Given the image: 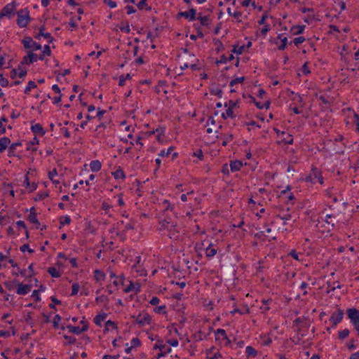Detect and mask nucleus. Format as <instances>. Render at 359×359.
<instances>
[{
	"label": "nucleus",
	"mask_w": 359,
	"mask_h": 359,
	"mask_svg": "<svg viewBox=\"0 0 359 359\" xmlns=\"http://www.w3.org/2000/svg\"><path fill=\"white\" fill-rule=\"evenodd\" d=\"M197 19L200 20L201 24L203 26L208 27L211 23V20L208 16H202L201 14H199Z\"/></svg>",
	"instance_id": "2f4dec72"
},
{
	"label": "nucleus",
	"mask_w": 359,
	"mask_h": 359,
	"mask_svg": "<svg viewBox=\"0 0 359 359\" xmlns=\"http://www.w3.org/2000/svg\"><path fill=\"white\" fill-rule=\"evenodd\" d=\"M64 338L66 340V342L65 343V346L74 344L76 342V339L74 337L64 335Z\"/></svg>",
	"instance_id": "09e8293b"
},
{
	"label": "nucleus",
	"mask_w": 359,
	"mask_h": 359,
	"mask_svg": "<svg viewBox=\"0 0 359 359\" xmlns=\"http://www.w3.org/2000/svg\"><path fill=\"white\" fill-rule=\"evenodd\" d=\"M233 140V135L232 134H226L223 137V141L222 144L223 146H226L228 143L231 142Z\"/></svg>",
	"instance_id": "a19ab883"
},
{
	"label": "nucleus",
	"mask_w": 359,
	"mask_h": 359,
	"mask_svg": "<svg viewBox=\"0 0 359 359\" xmlns=\"http://www.w3.org/2000/svg\"><path fill=\"white\" fill-rule=\"evenodd\" d=\"M36 88V84L35 83V82H34L32 81H29L28 82L27 86H26L24 92L25 94H29L30 90L32 88Z\"/></svg>",
	"instance_id": "a18cd8bd"
},
{
	"label": "nucleus",
	"mask_w": 359,
	"mask_h": 359,
	"mask_svg": "<svg viewBox=\"0 0 359 359\" xmlns=\"http://www.w3.org/2000/svg\"><path fill=\"white\" fill-rule=\"evenodd\" d=\"M27 72L23 70H20L19 72H18L17 70L13 69L11 72V76L13 78H15L16 76H18L20 78H23L25 76Z\"/></svg>",
	"instance_id": "ea45409f"
},
{
	"label": "nucleus",
	"mask_w": 359,
	"mask_h": 359,
	"mask_svg": "<svg viewBox=\"0 0 359 359\" xmlns=\"http://www.w3.org/2000/svg\"><path fill=\"white\" fill-rule=\"evenodd\" d=\"M346 313L359 336V311L355 308H351L347 309Z\"/></svg>",
	"instance_id": "20e7f679"
},
{
	"label": "nucleus",
	"mask_w": 359,
	"mask_h": 359,
	"mask_svg": "<svg viewBox=\"0 0 359 359\" xmlns=\"http://www.w3.org/2000/svg\"><path fill=\"white\" fill-rule=\"evenodd\" d=\"M38 60V55L33 53V51H29L27 55L24 56L22 62L27 65L33 63Z\"/></svg>",
	"instance_id": "2eb2a0df"
},
{
	"label": "nucleus",
	"mask_w": 359,
	"mask_h": 359,
	"mask_svg": "<svg viewBox=\"0 0 359 359\" xmlns=\"http://www.w3.org/2000/svg\"><path fill=\"white\" fill-rule=\"evenodd\" d=\"M233 110V109L228 107V109L226 110V113L222 114V117L225 119L228 117H230V118L235 117Z\"/></svg>",
	"instance_id": "6e6d98bb"
},
{
	"label": "nucleus",
	"mask_w": 359,
	"mask_h": 359,
	"mask_svg": "<svg viewBox=\"0 0 359 359\" xmlns=\"http://www.w3.org/2000/svg\"><path fill=\"white\" fill-rule=\"evenodd\" d=\"M121 224L123 226V231H130L135 229L137 221L135 218L121 220Z\"/></svg>",
	"instance_id": "9d476101"
},
{
	"label": "nucleus",
	"mask_w": 359,
	"mask_h": 359,
	"mask_svg": "<svg viewBox=\"0 0 359 359\" xmlns=\"http://www.w3.org/2000/svg\"><path fill=\"white\" fill-rule=\"evenodd\" d=\"M22 43L25 48L29 50V51L41 50L42 48L41 44L33 41V39L29 36L25 37L22 39Z\"/></svg>",
	"instance_id": "1a4fd4ad"
},
{
	"label": "nucleus",
	"mask_w": 359,
	"mask_h": 359,
	"mask_svg": "<svg viewBox=\"0 0 359 359\" xmlns=\"http://www.w3.org/2000/svg\"><path fill=\"white\" fill-rule=\"evenodd\" d=\"M222 357L221 353L215 347L211 348L207 352L208 359H218Z\"/></svg>",
	"instance_id": "412c9836"
},
{
	"label": "nucleus",
	"mask_w": 359,
	"mask_h": 359,
	"mask_svg": "<svg viewBox=\"0 0 359 359\" xmlns=\"http://www.w3.org/2000/svg\"><path fill=\"white\" fill-rule=\"evenodd\" d=\"M60 320H61L60 316L58 314L55 315L53 320V326L54 328H55V329L59 328V323H60Z\"/></svg>",
	"instance_id": "864d4df0"
},
{
	"label": "nucleus",
	"mask_w": 359,
	"mask_h": 359,
	"mask_svg": "<svg viewBox=\"0 0 359 359\" xmlns=\"http://www.w3.org/2000/svg\"><path fill=\"white\" fill-rule=\"evenodd\" d=\"M304 29V26H297L292 29L294 33L296 34H299L302 33Z\"/></svg>",
	"instance_id": "774afa93"
},
{
	"label": "nucleus",
	"mask_w": 359,
	"mask_h": 359,
	"mask_svg": "<svg viewBox=\"0 0 359 359\" xmlns=\"http://www.w3.org/2000/svg\"><path fill=\"white\" fill-rule=\"evenodd\" d=\"M107 316V314L105 313H101L97 314L94 318L95 324L97 326H101L102 322L106 319Z\"/></svg>",
	"instance_id": "393cba45"
},
{
	"label": "nucleus",
	"mask_w": 359,
	"mask_h": 359,
	"mask_svg": "<svg viewBox=\"0 0 359 359\" xmlns=\"http://www.w3.org/2000/svg\"><path fill=\"white\" fill-rule=\"evenodd\" d=\"M27 219L29 222L35 225L36 229H39L40 223L37 219L36 213L34 208L30 209V213L28 215Z\"/></svg>",
	"instance_id": "4468645a"
},
{
	"label": "nucleus",
	"mask_w": 359,
	"mask_h": 359,
	"mask_svg": "<svg viewBox=\"0 0 359 359\" xmlns=\"http://www.w3.org/2000/svg\"><path fill=\"white\" fill-rule=\"evenodd\" d=\"M158 230L163 234H166L170 239L177 240L180 237V226L166 219L159 222Z\"/></svg>",
	"instance_id": "f257e3e1"
},
{
	"label": "nucleus",
	"mask_w": 359,
	"mask_h": 359,
	"mask_svg": "<svg viewBox=\"0 0 359 359\" xmlns=\"http://www.w3.org/2000/svg\"><path fill=\"white\" fill-rule=\"evenodd\" d=\"M154 348L158 349L160 351H163V353H170L171 348L168 347L165 345L163 340L158 339L156 342L154 346Z\"/></svg>",
	"instance_id": "dca6fc26"
},
{
	"label": "nucleus",
	"mask_w": 359,
	"mask_h": 359,
	"mask_svg": "<svg viewBox=\"0 0 359 359\" xmlns=\"http://www.w3.org/2000/svg\"><path fill=\"white\" fill-rule=\"evenodd\" d=\"M245 352L248 357L255 358L257 355V351L251 346H248L245 348Z\"/></svg>",
	"instance_id": "c9c22d12"
},
{
	"label": "nucleus",
	"mask_w": 359,
	"mask_h": 359,
	"mask_svg": "<svg viewBox=\"0 0 359 359\" xmlns=\"http://www.w3.org/2000/svg\"><path fill=\"white\" fill-rule=\"evenodd\" d=\"M48 272L53 278H58L60 276V273L54 267L49 268Z\"/></svg>",
	"instance_id": "8fccbe9b"
},
{
	"label": "nucleus",
	"mask_w": 359,
	"mask_h": 359,
	"mask_svg": "<svg viewBox=\"0 0 359 359\" xmlns=\"http://www.w3.org/2000/svg\"><path fill=\"white\" fill-rule=\"evenodd\" d=\"M79 288H80V286L78 283H74L72 285L71 295L74 296V295L77 294V293L79 290Z\"/></svg>",
	"instance_id": "052dcab7"
},
{
	"label": "nucleus",
	"mask_w": 359,
	"mask_h": 359,
	"mask_svg": "<svg viewBox=\"0 0 359 359\" xmlns=\"http://www.w3.org/2000/svg\"><path fill=\"white\" fill-rule=\"evenodd\" d=\"M244 48H245L244 46H233V52L235 53H237L238 55H241L243 53Z\"/></svg>",
	"instance_id": "680f3d73"
},
{
	"label": "nucleus",
	"mask_w": 359,
	"mask_h": 359,
	"mask_svg": "<svg viewBox=\"0 0 359 359\" xmlns=\"http://www.w3.org/2000/svg\"><path fill=\"white\" fill-rule=\"evenodd\" d=\"M196 11L195 8H191L188 11L180 13V15L188 19L189 21H194L196 20Z\"/></svg>",
	"instance_id": "aec40b11"
},
{
	"label": "nucleus",
	"mask_w": 359,
	"mask_h": 359,
	"mask_svg": "<svg viewBox=\"0 0 359 359\" xmlns=\"http://www.w3.org/2000/svg\"><path fill=\"white\" fill-rule=\"evenodd\" d=\"M305 41V38L304 36H298L294 39L292 41V43L296 46H298L299 44L302 43Z\"/></svg>",
	"instance_id": "13d9d810"
},
{
	"label": "nucleus",
	"mask_w": 359,
	"mask_h": 359,
	"mask_svg": "<svg viewBox=\"0 0 359 359\" xmlns=\"http://www.w3.org/2000/svg\"><path fill=\"white\" fill-rule=\"evenodd\" d=\"M154 311L156 313L165 314L166 313V306L165 305H161V306H157L154 309Z\"/></svg>",
	"instance_id": "5fc2aeb1"
},
{
	"label": "nucleus",
	"mask_w": 359,
	"mask_h": 359,
	"mask_svg": "<svg viewBox=\"0 0 359 359\" xmlns=\"http://www.w3.org/2000/svg\"><path fill=\"white\" fill-rule=\"evenodd\" d=\"M135 323L140 327H144L151 324V316L146 312L140 313L137 316H133Z\"/></svg>",
	"instance_id": "423d86ee"
},
{
	"label": "nucleus",
	"mask_w": 359,
	"mask_h": 359,
	"mask_svg": "<svg viewBox=\"0 0 359 359\" xmlns=\"http://www.w3.org/2000/svg\"><path fill=\"white\" fill-rule=\"evenodd\" d=\"M112 208V206L109 205L108 203L104 201L102 203V209L105 211V214H109V211Z\"/></svg>",
	"instance_id": "bf43d9fd"
},
{
	"label": "nucleus",
	"mask_w": 359,
	"mask_h": 359,
	"mask_svg": "<svg viewBox=\"0 0 359 359\" xmlns=\"http://www.w3.org/2000/svg\"><path fill=\"white\" fill-rule=\"evenodd\" d=\"M31 290V285H24L22 283H18L17 294L20 295H25L29 293Z\"/></svg>",
	"instance_id": "a211bd4d"
},
{
	"label": "nucleus",
	"mask_w": 359,
	"mask_h": 359,
	"mask_svg": "<svg viewBox=\"0 0 359 359\" xmlns=\"http://www.w3.org/2000/svg\"><path fill=\"white\" fill-rule=\"evenodd\" d=\"M173 150L172 147H170L167 150H161L158 154V156L161 157H168L171 154V151Z\"/></svg>",
	"instance_id": "49530a36"
},
{
	"label": "nucleus",
	"mask_w": 359,
	"mask_h": 359,
	"mask_svg": "<svg viewBox=\"0 0 359 359\" xmlns=\"http://www.w3.org/2000/svg\"><path fill=\"white\" fill-rule=\"evenodd\" d=\"M109 278L110 280H112L113 284L115 285L116 286H117L121 282L122 283V280H118V277L113 271L109 272ZM121 279H122V278H121Z\"/></svg>",
	"instance_id": "4c0bfd02"
},
{
	"label": "nucleus",
	"mask_w": 359,
	"mask_h": 359,
	"mask_svg": "<svg viewBox=\"0 0 359 359\" xmlns=\"http://www.w3.org/2000/svg\"><path fill=\"white\" fill-rule=\"evenodd\" d=\"M306 180L311 183L319 182L323 184V178L321 172L317 168H312L310 174L306 177Z\"/></svg>",
	"instance_id": "0eeeda50"
},
{
	"label": "nucleus",
	"mask_w": 359,
	"mask_h": 359,
	"mask_svg": "<svg viewBox=\"0 0 359 359\" xmlns=\"http://www.w3.org/2000/svg\"><path fill=\"white\" fill-rule=\"evenodd\" d=\"M227 13L229 15L233 16L234 18H236L238 22L241 21L240 18L241 16V13L239 11H235L233 13L231 12V8H227Z\"/></svg>",
	"instance_id": "c03bdc74"
},
{
	"label": "nucleus",
	"mask_w": 359,
	"mask_h": 359,
	"mask_svg": "<svg viewBox=\"0 0 359 359\" xmlns=\"http://www.w3.org/2000/svg\"><path fill=\"white\" fill-rule=\"evenodd\" d=\"M180 67L182 70L185 69L188 67H190L193 70H196L198 69L197 65L196 63H192V62L191 63L185 62L182 65H181Z\"/></svg>",
	"instance_id": "de8ad7c7"
},
{
	"label": "nucleus",
	"mask_w": 359,
	"mask_h": 359,
	"mask_svg": "<svg viewBox=\"0 0 359 359\" xmlns=\"http://www.w3.org/2000/svg\"><path fill=\"white\" fill-rule=\"evenodd\" d=\"M139 290H140L139 285L134 284L133 282H130L129 285H127L124 289V292L126 293L130 292H135L136 293Z\"/></svg>",
	"instance_id": "c756f323"
},
{
	"label": "nucleus",
	"mask_w": 359,
	"mask_h": 359,
	"mask_svg": "<svg viewBox=\"0 0 359 359\" xmlns=\"http://www.w3.org/2000/svg\"><path fill=\"white\" fill-rule=\"evenodd\" d=\"M215 340L224 346H229L231 340L227 337L226 332L224 329H217L215 331Z\"/></svg>",
	"instance_id": "6e6552de"
},
{
	"label": "nucleus",
	"mask_w": 359,
	"mask_h": 359,
	"mask_svg": "<svg viewBox=\"0 0 359 359\" xmlns=\"http://www.w3.org/2000/svg\"><path fill=\"white\" fill-rule=\"evenodd\" d=\"M349 330L348 329H345L344 330L339 332V338L340 339H344L349 335Z\"/></svg>",
	"instance_id": "4d7b16f0"
},
{
	"label": "nucleus",
	"mask_w": 359,
	"mask_h": 359,
	"mask_svg": "<svg viewBox=\"0 0 359 359\" xmlns=\"http://www.w3.org/2000/svg\"><path fill=\"white\" fill-rule=\"evenodd\" d=\"M155 132L156 140L158 142H163V137L165 135V128L159 126L156 129H155Z\"/></svg>",
	"instance_id": "4be33fe9"
},
{
	"label": "nucleus",
	"mask_w": 359,
	"mask_h": 359,
	"mask_svg": "<svg viewBox=\"0 0 359 359\" xmlns=\"http://www.w3.org/2000/svg\"><path fill=\"white\" fill-rule=\"evenodd\" d=\"M0 85L2 87H7L8 86V81L2 74H0Z\"/></svg>",
	"instance_id": "338daca9"
},
{
	"label": "nucleus",
	"mask_w": 359,
	"mask_h": 359,
	"mask_svg": "<svg viewBox=\"0 0 359 359\" xmlns=\"http://www.w3.org/2000/svg\"><path fill=\"white\" fill-rule=\"evenodd\" d=\"M39 144V139L35 136L32 140L27 143V151H36L37 150V145Z\"/></svg>",
	"instance_id": "6ab92c4d"
},
{
	"label": "nucleus",
	"mask_w": 359,
	"mask_h": 359,
	"mask_svg": "<svg viewBox=\"0 0 359 359\" xmlns=\"http://www.w3.org/2000/svg\"><path fill=\"white\" fill-rule=\"evenodd\" d=\"M24 183H25V184L27 188H29V191H34L36 189V187H37L36 184L32 183L31 184V183H29V178H28L27 176L25 177V180L24 181Z\"/></svg>",
	"instance_id": "e433bc0d"
},
{
	"label": "nucleus",
	"mask_w": 359,
	"mask_h": 359,
	"mask_svg": "<svg viewBox=\"0 0 359 359\" xmlns=\"http://www.w3.org/2000/svg\"><path fill=\"white\" fill-rule=\"evenodd\" d=\"M67 329L69 330V332L79 334L88 330V326L84 325L82 327H80L79 326H73V325H67Z\"/></svg>",
	"instance_id": "f3484780"
},
{
	"label": "nucleus",
	"mask_w": 359,
	"mask_h": 359,
	"mask_svg": "<svg viewBox=\"0 0 359 359\" xmlns=\"http://www.w3.org/2000/svg\"><path fill=\"white\" fill-rule=\"evenodd\" d=\"M117 327L114 321L107 320L105 323V331H109L110 330H115Z\"/></svg>",
	"instance_id": "37998d69"
},
{
	"label": "nucleus",
	"mask_w": 359,
	"mask_h": 359,
	"mask_svg": "<svg viewBox=\"0 0 359 359\" xmlns=\"http://www.w3.org/2000/svg\"><path fill=\"white\" fill-rule=\"evenodd\" d=\"M168 333L166 335V343L172 347H177L179 344L178 337L180 336L177 328L172 325L167 327Z\"/></svg>",
	"instance_id": "f03ea898"
},
{
	"label": "nucleus",
	"mask_w": 359,
	"mask_h": 359,
	"mask_svg": "<svg viewBox=\"0 0 359 359\" xmlns=\"http://www.w3.org/2000/svg\"><path fill=\"white\" fill-rule=\"evenodd\" d=\"M31 130L34 133L38 134L41 136L44 135V134L46 133L45 130H43L42 126L39 123H36L34 125H32L31 127Z\"/></svg>",
	"instance_id": "5701e85b"
},
{
	"label": "nucleus",
	"mask_w": 359,
	"mask_h": 359,
	"mask_svg": "<svg viewBox=\"0 0 359 359\" xmlns=\"http://www.w3.org/2000/svg\"><path fill=\"white\" fill-rule=\"evenodd\" d=\"M243 81H244L243 76L236 78L235 79H233L232 81H231L230 86H233L237 83H241Z\"/></svg>",
	"instance_id": "e2e57ef3"
},
{
	"label": "nucleus",
	"mask_w": 359,
	"mask_h": 359,
	"mask_svg": "<svg viewBox=\"0 0 359 359\" xmlns=\"http://www.w3.org/2000/svg\"><path fill=\"white\" fill-rule=\"evenodd\" d=\"M40 36H43L45 39H46L49 43H51L53 41V38L52 37V36H51V34L50 33L44 32V27H41L39 29V33L36 36L37 38H39Z\"/></svg>",
	"instance_id": "a878e982"
},
{
	"label": "nucleus",
	"mask_w": 359,
	"mask_h": 359,
	"mask_svg": "<svg viewBox=\"0 0 359 359\" xmlns=\"http://www.w3.org/2000/svg\"><path fill=\"white\" fill-rule=\"evenodd\" d=\"M104 278H105V274L102 271H99V270L95 271V279L97 281L103 280L104 279Z\"/></svg>",
	"instance_id": "79ce46f5"
},
{
	"label": "nucleus",
	"mask_w": 359,
	"mask_h": 359,
	"mask_svg": "<svg viewBox=\"0 0 359 359\" xmlns=\"http://www.w3.org/2000/svg\"><path fill=\"white\" fill-rule=\"evenodd\" d=\"M302 72L304 75H308L311 73V71L308 66V62H305L302 68Z\"/></svg>",
	"instance_id": "69168bd1"
},
{
	"label": "nucleus",
	"mask_w": 359,
	"mask_h": 359,
	"mask_svg": "<svg viewBox=\"0 0 359 359\" xmlns=\"http://www.w3.org/2000/svg\"><path fill=\"white\" fill-rule=\"evenodd\" d=\"M22 144L20 142H17L11 144L8 148V156H15V150L18 147L21 146Z\"/></svg>",
	"instance_id": "72a5a7b5"
},
{
	"label": "nucleus",
	"mask_w": 359,
	"mask_h": 359,
	"mask_svg": "<svg viewBox=\"0 0 359 359\" xmlns=\"http://www.w3.org/2000/svg\"><path fill=\"white\" fill-rule=\"evenodd\" d=\"M275 43L277 45L278 50H285L287 44V38L284 36L283 34H278L275 40Z\"/></svg>",
	"instance_id": "f8f14e48"
},
{
	"label": "nucleus",
	"mask_w": 359,
	"mask_h": 359,
	"mask_svg": "<svg viewBox=\"0 0 359 359\" xmlns=\"http://www.w3.org/2000/svg\"><path fill=\"white\" fill-rule=\"evenodd\" d=\"M230 169L232 172H236L241 170L243 163L239 161H234L230 162Z\"/></svg>",
	"instance_id": "c85d7f7f"
},
{
	"label": "nucleus",
	"mask_w": 359,
	"mask_h": 359,
	"mask_svg": "<svg viewBox=\"0 0 359 359\" xmlns=\"http://www.w3.org/2000/svg\"><path fill=\"white\" fill-rule=\"evenodd\" d=\"M29 11L24 8L17 12V25L21 27H26L30 22Z\"/></svg>",
	"instance_id": "7ed1b4c3"
},
{
	"label": "nucleus",
	"mask_w": 359,
	"mask_h": 359,
	"mask_svg": "<svg viewBox=\"0 0 359 359\" xmlns=\"http://www.w3.org/2000/svg\"><path fill=\"white\" fill-rule=\"evenodd\" d=\"M343 316V311L341 309H337V311L334 312L332 314L330 320L332 323L333 326L334 327L342 320Z\"/></svg>",
	"instance_id": "9b49d317"
},
{
	"label": "nucleus",
	"mask_w": 359,
	"mask_h": 359,
	"mask_svg": "<svg viewBox=\"0 0 359 359\" xmlns=\"http://www.w3.org/2000/svg\"><path fill=\"white\" fill-rule=\"evenodd\" d=\"M230 313L232 315H234L235 313H239V314H241V315L248 314V313H250V309H249V307L248 306H245L243 309H234Z\"/></svg>",
	"instance_id": "f704fd0d"
},
{
	"label": "nucleus",
	"mask_w": 359,
	"mask_h": 359,
	"mask_svg": "<svg viewBox=\"0 0 359 359\" xmlns=\"http://www.w3.org/2000/svg\"><path fill=\"white\" fill-rule=\"evenodd\" d=\"M90 168L93 172H97L100 170L102 164L100 161L94 160L90 163Z\"/></svg>",
	"instance_id": "cd10ccee"
},
{
	"label": "nucleus",
	"mask_w": 359,
	"mask_h": 359,
	"mask_svg": "<svg viewBox=\"0 0 359 359\" xmlns=\"http://www.w3.org/2000/svg\"><path fill=\"white\" fill-rule=\"evenodd\" d=\"M11 140L8 137H4L0 138V153L6 150Z\"/></svg>",
	"instance_id": "bb28decb"
},
{
	"label": "nucleus",
	"mask_w": 359,
	"mask_h": 359,
	"mask_svg": "<svg viewBox=\"0 0 359 359\" xmlns=\"http://www.w3.org/2000/svg\"><path fill=\"white\" fill-rule=\"evenodd\" d=\"M132 269L141 276H145L147 275V271L143 269L142 265L137 266L136 264H133L132 266Z\"/></svg>",
	"instance_id": "473e14b6"
},
{
	"label": "nucleus",
	"mask_w": 359,
	"mask_h": 359,
	"mask_svg": "<svg viewBox=\"0 0 359 359\" xmlns=\"http://www.w3.org/2000/svg\"><path fill=\"white\" fill-rule=\"evenodd\" d=\"M113 177L116 180H124L126 178V175L121 168H118L116 170L113 172L112 173Z\"/></svg>",
	"instance_id": "7c9ffc66"
},
{
	"label": "nucleus",
	"mask_w": 359,
	"mask_h": 359,
	"mask_svg": "<svg viewBox=\"0 0 359 359\" xmlns=\"http://www.w3.org/2000/svg\"><path fill=\"white\" fill-rule=\"evenodd\" d=\"M18 6V4L15 1H13L11 3L6 4L1 10L0 13L1 18H13L15 15Z\"/></svg>",
	"instance_id": "39448f33"
},
{
	"label": "nucleus",
	"mask_w": 359,
	"mask_h": 359,
	"mask_svg": "<svg viewBox=\"0 0 359 359\" xmlns=\"http://www.w3.org/2000/svg\"><path fill=\"white\" fill-rule=\"evenodd\" d=\"M277 217L280 218L281 220H283V224L284 225L287 224V222L288 220H290L292 219V215L290 213L284 214L283 215H278Z\"/></svg>",
	"instance_id": "58836bf2"
},
{
	"label": "nucleus",
	"mask_w": 359,
	"mask_h": 359,
	"mask_svg": "<svg viewBox=\"0 0 359 359\" xmlns=\"http://www.w3.org/2000/svg\"><path fill=\"white\" fill-rule=\"evenodd\" d=\"M334 217L332 215H327L325 216V222L328 225L327 231H330L334 227Z\"/></svg>",
	"instance_id": "b1692460"
},
{
	"label": "nucleus",
	"mask_w": 359,
	"mask_h": 359,
	"mask_svg": "<svg viewBox=\"0 0 359 359\" xmlns=\"http://www.w3.org/2000/svg\"><path fill=\"white\" fill-rule=\"evenodd\" d=\"M205 252V256L208 259H212L217 252L218 248L213 244L210 243L208 246L204 248Z\"/></svg>",
	"instance_id": "ddd939ff"
},
{
	"label": "nucleus",
	"mask_w": 359,
	"mask_h": 359,
	"mask_svg": "<svg viewBox=\"0 0 359 359\" xmlns=\"http://www.w3.org/2000/svg\"><path fill=\"white\" fill-rule=\"evenodd\" d=\"M352 121L357 126V130L359 132V115L358 114L353 113Z\"/></svg>",
	"instance_id": "0e129e2a"
},
{
	"label": "nucleus",
	"mask_w": 359,
	"mask_h": 359,
	"mask_svg": "<svg viewBox=\"0 0 359 359\" xmlns=\"http://www.w3.org/2000/svg\"><path fill=\"white\" fill-rule=\"evenodd\" d=\"M327 285L330 287V291H334L336 289H340L341 287L340 283L338 281L334 282L332 285L328 282Z\"/></svg>",
	"instance_id": "3c124183"
},
{
	"label": "nucleus",
	"mask_w": 359,
	"mask_h": 359,
	"mask_svg": "<svg viewBox=\"0 0 359 359\" xmlns=\"http://www.w3.org/2000/svg\"><path fill=\"white\" fill-rule=\"evenodd\" d=\"M49 178L50 180L54 183V184H58L59 181L55 180L54 178L57 175V172L56 169L53 170L52 171L49 172Z\"/></svg>",
	"instance_id": "603ef678"
}]
</instances>
